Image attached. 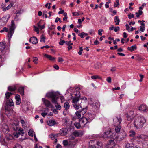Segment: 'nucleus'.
<instances>
[{
  "mask_svg": "<svg viewBox=\"0 0 148 148\" xmlns=\"http://www.w3.org/2000/svg\"><path fill=\"white\" fill-rule=\"evenodd\" d=\"M18 133L22 136L24 134L23 130L21 128H19Z\"/></svg>",
  "mask_w": 148,
  "mask_h": 148,
  "instance_id": "nucleus-37",
  "label": "nucleus"
},
{
  "mask_svg": "<svg viewBox=\"0 0 148 148\" xmlns=\"http://www.w3.org/2000/svg\"><path fill=\"white\" fill-rule=\"evenodd\" d=\"M74 125L76 128L77 129H79L81 127V126L82 125L80 123H74Z\"/></svg>",
  "mask_w": 148,
  "mask_h": 148,
  "instance_id": "nucleus-35",
  "label": "nucleus"
},
{
  "mask_svg": "<svg viewBox=\"0 0 148 148\" xmlns=\"http://www.w3.org/2000/svg\"><path fill=\"white\" fill-rule=\"evenodd\" d=\"M63 143L64 146H66L68 145V142L66 140H64L63 141Z\"/></svg>",
  "mask_w": 148,
  "mask_h": 148,
  "instance_id": "nucleus-47",
  "label": "nucleus"
},
{
  "mask_svg": "<svg viewBox=\"0 0 148 148\" xmlns=\"http://www.w3.org/2000/svg\"><path fill=\"white\" fill-rule=\"evenodd\" d=\"M5 114L8 116L11 114L12 113V110H9L8 108H6L5 111Z\"/></svg>",
  "mask_w": 148,
  "mask_h": 148,
  "instance_id": "nucleus-22",
  "label": "nucleus"
},
{
  "mask_svg": "<svg viewBox=\"0 0 148 148\" xmlns=\"http://www.w3.org/2000/svg\"><path fill=\"white\" fill-rule=\"evenodd\" d=\"M16 28V26L14 23V21L12 20L11 22V25L10 27L9 31H8V29L6 27L3 28V29L1 30L0 32L2 33L4 31L8 32V39L10 40L12 37V35L14 32V30Z\"/></svg>",
  "mask_w": 148,
  "mask_h": 148,
  "instance_id": "nucleus-2",
  "label": "nucleus"
},
{
  "mask_svg": "<svg viewBox=\"0 0 148 148\" xmlns=\"http://www.w3.org/2000/svg\"><path fill=\"white\" fill-rule=\"evenodd\" d=\"M64 107L67 110L69 108L70 105L67 102H66L64 103Z\"/></svg>",
  "mask_w": 148,
  "mask_h": 148,
  "instance_id": "nucleus-36",
  "label": "nucleus"
},
{
  "mask_svg": "<svg viewBox=\"0 0 148 148\" xmlns=\"http://www.w3.org/2000/svg\"><path fill=\"white\" fill-rule=\"evenodd\" d=\"M55 104V106L57 109L60 110L61 108V106L59 104H58L57 103V100L56 101L55 103H53Z\"/></svg>",
  "mask_w": 148,
  "mask_h": 148,
  "instance_id": "nucleus-30",
  "label": "nucleus"
},
{
  "mask_svg": "<svg viewBox=\"0 0 148 148\" xmlns=\"http://www.w3.org/2000/svg\"><path fill=\"white\" fill-rule=\"evenodd\" d=\"M113 121L115 125H119L121 123L122 119L120 117L116 116L113 119Z\"/></svg>",
  "mask_w": 148,
  "mask_h": 148,
  "instance_id": "nucleus-12",
  "label": "nucleus"
},
{
  "mask_svg": "<svg viewBox=\"0 0 148 148\" xmlns=\"http://www.w3.org/2000/svg\"><path fill=\"white\" fill-rule=\"evenodd\" d=\"M3 132H5L6 133H7L9 132V130L8 129V127L6 126L5 129H3Z\"/></svg>",
  "mask_w": 148,
  "mask_h": 148,
  "instance_id": "nucleus-48",
  "label": "nucleus"
},
{
  "mask_svg": "<svg viewBox=\"0 0 148 148\" xmlns=\"http://www.w3.org/2000/svg\"><path fill=\"white\" fill-rule=\"evenodd\" d=\"M120 28L119 27L117 26L114 28V30L115 32H117L119 30Z\"/></svg>",
  "mask_w": 148,
  "mask_h": 148,
  "instance_id": "nucleus-63",
  "label": "nucleus"
},
{
  "mask_svg": "<svg viewBox=\"0 0 148 148\" xmlns=\"http://www.w3.org/2000/svg\"><path fill=\"white\" fill-rule=\"evenodd\" d=\"M42 101L45 106L47 107L50 106L51 104L49 101L46 99L44 98L42 99Z\"/></svg>",
  "mask_w": 148,
  "mask_h": 148,
  "instance_id": "nucleus-13",
  "label": "nucleus"
},
{
  "mask_svg": "<svg viewBox=\"0 0 148 148\" xmlns=\"http://www.w3.org/2000/svg\"><path fill=\"white\" fill-rule=\"evenodd\" d=\"M99 106V103L97 101H95L91 105V106L94 112L98 110Z\"/></svg>",
  "mask_w": 148,
  "mask_h": 148,
  "instance_id": "nucleus-8",
  "label": "nucleus"
},
{
  "mask_svg": "<svg viewBox=\"0 0 148 148\" xmlns=\"http://www.w3.org/2000/svg\"><path fill=\"white\" fill-rule=\"evenodd\" d=\"M48 125L50 126H53L56 124V121L53 120H49L47 121Z\"/></svg>",
  "mask_w": 148,
  "mask_h": 148,
  "instance_id": "nucleus-15",
  "label": "nucleus"
},
{
  "mask_svg": "<svg viewBox=\"0 0 148 148\" xmlns=\"http://www.w3.org/2000/svg\"><path fill=\"white\" fill-rule=\"evenodd\" d=\"M106 80L108 83H110L111 82V77H107Z\"/></svg>",
  "mask_w": 148,
  "mask_h": 148,
  "instance_id": "nucleus-59",
  "label": "nucleus"
},
{
  "mask_svg": "<svg viewBox=\"0 0 148 148\" xmlns=\"http://www.w3.org/2000/svg\"><path fill=\"white\" fill-rule=\"evenodd\" d=\"M136 49V47L135 45H133L130 47H128L127 48L128 50L131 52L133 51L134 49Z\"/></svg>",
  "mask_w": 148,
  "mask_h": 148,
  "instance_id": "nucleus-27",
  "label": "nucleus"
},
{
  "mask_svg": "<svg viewBox=\"0 0 148 148\" xmlns=\"http://www.w3.org/2000/svg\"><path fill=\"white\" fill-rule=\"evenodd\" d=\"M60 132L61 135L65 136L67 134L66 130L64 129H62L60 130Z\"/></svg>",
  "mask_w": 148,
  "mask_h": 148,
  "instance_id": "nucleus-20",
  "label": "nucleus"
},
{
  "mask_svg": "<svg viewBox=\"0 0 148 148\" xmlns=\"http://www.w3.org/2000/svg\"><path fill=\"white\" fill-rule=\"evenodd\" d=\"M12 94V93L10 92H7L5 93V97L7 99H8Z\"/></svg>",
  "mask_w": 148,
  "mask_h": 148,
  "instance_id": "nucleus-38",
  "label": "nucleus"
},
{
  "mask_svg": "<svg viewBox=\"0 0 148 148\" xmlns=\"http://www.w3.org/2000/svg\"><path fill=\"white\" fill-rule=\"evenodd\" d=\"M44 56L51 61H53L56 59L54 57H52L51 56L47 54H45Z\"/></svg>",
  "mask_w": 148,
  "mask_h": 148,
  "instance_id": "nucleus-21",
  "label": "nucleus"
},
{
  "mask_svg": "<svg viewBox=\"0 0 148 148\" xmlns=\"http://www.w3.org/2000/svg\"><path fill=\"white\" fill-rule=\"evenodd\" d=\"M34 31L36 32L38 34L39 33V30L38 28L36 27L35 26H34Z\"/></svg>",
  "mask_w": 148,
  "mask_h": 148,
  "instance_id": "nucleus-46",
  "label": "nucleus"
},
{
  "mask_svg": "<svg viewBox=\"0 0 148 148\" xmlns=\"http://www.w3.org/2000/svg\"><path fill=\"white\" fill-rule=\"evenodd\" d=\"M114 136V133H112L110 130L106 132H104L101 135L102 137L106 139L112 138L111 140V141H114V138H113Z\"/></svg>",
  "mask_w": 148,
  "mask_h": 148,
  "instance_id": "nucleus-4",
  "label": "nucleus"
},
{
  "mask_svg": "<svg viewBox=\"0 0 148 148\" xmlns=\"http://www.w3.org/2000/svg\"><path fill=\"white\" fill-rule=\"evenodd\" d=\"M64 43H65V41L63 40H61L59 44L60 45H63Z\"/></svg>",
  "mask_w": 148,
  "mask_h": 148,
  "instance_id": "nucleus-53",
  "label": "nucleus"
},
{
  "mask_svg": "<svg viewBox=\"0 0 148 148\" xmlns=\"http://www.w3.org/2000/svg\"><path fill=\"white\" fill-rule=\"evenodd\" d=\"M29 41L34 44H36L38 43L37 38L35 37H31L29 39Z\"/></svg>",
  "mask_w": 148,
  "mask_h": 148,
  "instance_id": "nucleus-14",
  "label": "nucleus"
},
{
  "mask_svg": "<svg viewBox=\"0 0 148 148\" xmlns=\"http://www.w3.org/2000/svg\"><path fill=\"white\" fill-rule=\"evenodd\" d=\"M89 117L92 116L91 114H89ZM93 119V118L89 117L88 118H82L79 119V122L82 125L84 126L87 123L90 122Z\"/></svg>",
  "mask_w": 148,
  "mask_h": 148,
  "instance_id": "nucleus-6",
  "label": "nucleus"
},
{
  "mask_svg": "<svg viewBox=\"0 0 148 148\" xmlns=\"http://www.w3.org/2000/svg\"><path fill=\"white\" fill-rule=\"evenodd\" d=\"M125 26L126 30H127L128 32H130V27H129V25L128 24H126Z\"/></svg>",
  "mask_w": 148,
  "mask_h": 148,
  "instance_id": "nucleus-60",
  "label": "nucleus"
},
{
  "mask_svg": "<svg viewBox=\"0 0 148 148\" xmlns=\"http://www.w3.org/2000/svg\"><path fill=\"white\" fill-rule=\"evenodd\" d=\"M5 45L3 42H0V53L2 54H4L5 52Z\"/></svg>",
  "mask_w": 148,
  "mask_h": 148,
  "instance_id": "nucleus-9",
  "label": "nucleus"
},
{
  "mask_svg": "<svg viewBox=\"0 0 148 148\" xmlns=\"http://www.w3.org/2000/svg\"><path fill=\"white\" fill-rule=\"evenodd\" d=\"M115 22L116 23L115 24L116 25H119V22H120V20L119 19V17L118 16H115L114 18Z\"/></svg>",
  "mask_w": 148,
  "mask_h": 148,
  "instance_id": "nucleus-28",
  "label": "nucleus"
},
{
  "mask_svg": "<svg viewBox=\"0 0 148 148\" xmlns=\"http://www.w3.org/2000/svg\"><path fill=\"white\" fill-rule=\"evenodd\" d=\"M45 37L43 35H42L41 36L40 41L41 42H43L44 43H45Z\"/></svg>",
  "mask_w": 148,
  "mask_h": 148,
  "instance_id": "nucleus-40",
  "label": "nucleus"
},
{
  "mask_svg": "<svg viewBox=\"0 0 148 148\" xmlns=\"http://www.w3.org/2000/svg\"><path fill=\"white\" fill-rule=\"evenodd\" d=\"M59 21V22H60V23H61L62 22V21L60 20V18H58V17H57L56 18V20H55V22H57L58 21Z\"/></svg>",
  "mask_w": 148,
  "mask_h": 148,
  "instance_id": "nucleus-58",
  "label": "nucleus"
},
{
  "mask_svg": "<svg viewBox=\"0 0 148 148\" xmlns=\"http://www.w3.org/2000/svg\"><path fill=\"white\" fill-rule=\"evenodd\" d=\"M86 108L87 107H86L85 108L82 109L81 110H79L81 115H83L85 113L87 110Z\"/></svg>",
  "mask_w": 148,
  "mask_h": 148,
  "instance_id": "nucleus-25",
  "label": "nucleus"
},
{
  "mask_svg": "<svg viewBox=\"0 0 148 148\" xmlns=\"http://www.w3.org/2000/svg\"><path fill=\"white\" fill-rule=\"evenodd\" d=\"M121 128V126L118 125L116 126L115 128V130L116 132L117 133L119 132Z\"/></svg>",
  "mask_w": 148,
  "mask_h": 148,
  "instance_id": "nucleus-34",
  "label": "nucleus"
},
{
  "mask_svg": "<svg viewBox=\"0 0 148 148\" xmlns=\"http://www.w3.org/2000/svg\"><path fill=\"white\" fill-rule=\"evenodd\" d=\"M143 13L142 11L141 10H139L138 12L136 13V15L137 17H139L140 16L142 15Z\"/></svg>",
  "mask_w": 148,
  "mask_h": 148,
  "instance_id": "nucleus-33",
  "label": "nucleus"
},
{
  "mask_svg": "<svg viewBox=\"0 0 148 148\" xmlns=\"http://www.w3.org/2000/svg\"><path fill=\"white\" fill-rule=\"evenodd\" d=\"M80 113V112L79 111H77L75 112V114L79 118H80L81 117L82 115Z\"/></svg>",
  "mask_w": 148,
  "mask_h": 148,
  "instance_id": "nucleus-42",
  "label": "nucleus"
},
{
  "mask_svg": "<svg viewBox=\"0 0 148 148\" xmlns=\"http://www.w3.org/2000/svg\"><path fill=\"white\" fill-rule=\"evenodd\" d=\"M20 122L23 128H25L27 127V122L26 121H25L23 119H21Z\"/></svg>",
  "mask_w": 148,
  "mask_h": 148,
  "instance_id": "nucleus-18",
  "label": "nucleus"
},
{
  "mask_svg": "<svg viewBox=\"0 0 148 148\" xmlns=\"http://www.w3.org/2000/svg\"><path fill=\"white\" fill-rule=\"evenodd\" d=\"M103 32V29H100L98 30V34L100 36H101L102 35V34L101 32Z\"/></svg>",
  "mask_w": 148,
  "mask_h": 148,
  "instance_id": "nucleus-57",
  "label": "nucleus"
},
{
  "mask_svg": "<svg viewBox=\"0 0 148 148\" xmlns=\"http://www.w3.org/2000/svg\"><path fill=\"white\" fill-rule=\"evenodd\" d=\"M119 0H116V2L114 3V6H116L117 7H118L119 5Z\"/></svg>",
  "mask_w": 148,
  "mask_h": 148,
  "instance_id": "nucleus-43",
  "label": "nucleus"
},
{
  "mask_svg": "<svg viewBox=\"0 0 148 148\" xmlns=\"http://www.w3.org/2000/svg\"><path fill=\"white\" fill-rule=\"evenodd\" d=\"M146 120L143 116H140L135 119L134 122V126L137 129H140L143 126Z\"/></svg>",
  "mask_w": 148,
  "mask_h": 148,
  "instance_id": "nucleus-3",
  "label": "nucleus"
},
{
  "mask_svg": "<svg viewBox=\"0 0 148 148\" xmlns=\"http://www.w3.org/2000/svg\"><path fill=\"white\" fill-rule=\"evenodd\" d=\"M134 112L130 111L126 114V116L128 121L131 122L134 118Z\"/></svg>",
  "mask_w": 148,
  "mask_h": 148,
  "instance_id": "nucleus-7",
  "label": "nucleus"
},
{
  "mask_svg": "<svg viewBox=\"0 0 148 148\" xmlns=\"http://www.w3.org/2000/svg\"><path fill=\"white\" fill-rule=\"evenodd\" d=\"M147 137V136H146L145 135H144L142 134V135H138L137 136V138L136 139H138L139 140H145V139H146Z\"/></svg>",
  "mask_w": 148,
  "mask_h": 148,
  "instance_id": "nucleus-19",
  "label": "nucleus"
},
{
  "mask_svg": "<svg viewBox=\"0 0 148 148\" xmlns=\"http://www.w3.org/2000/svg\"><path fill=\"white\" fill-rule=\"evenodd\" d=\"M10 17V16L9 15H8V18L6 17H4L2 18L1 19L0 22H1V21H4V22H6L8 20V18H9Z\"/></svg>",
  "mask_w": 148,
  "mask_h": 148,
  "instance_id": "nucleus-29",
  "label": "nucleus"
},
{
  "mask_svg": "<svg viewBox=\"0 0 148 148\" xmlns=\"http://www.w3.org/2000/svg\"><path fill=\"white\" fill-rule=\"evenodd\" d=\"M19 135H20L18 133H17L16 132H14V136L16 138H18L19 136Z\"/></svg>",
  "mask_w": 148,
  "mask_h": 148,
  "instance_id": "nucleus-51",
  "label": "nucleus"
},
{
  "mask_svg": "<svg viewBox=\"0 0 148 148\" xmlns=\"http://www.w3.org/2000/svg\"><path fill=\"white\" fill-rule=\"evenodd\" d=\"M8 90L10 91H13L16 89V88L15 86H10L8 87Z\"/></svg>",
  "mask_w": 148,
  "mask_h": 148,
  "instance_id": "nucleus-31",
  "label": "nucleus"
},
{
  "mask_svg": "<svg viewBox=\"0 0 148 148\" xmlns=\"http://www.w3.org/2000/svg\"><path fill=\"white\" fill-rule=\"evenodd\" d=\"M83 51V49L82 47H79V51L78 52V53L79 55H81L82 54V51Z\"/></svg>",
  "mask_w": 148,
  "mask_h": 148,
  "instance_id": "nucleus-54",
  "label": "nucleus"
},
{
  "mask_svg": "<svg viewBox=\"0 0 148 148\" xmlns=\"http://www.w3.org/2000/svg\"><path fill=\"white\" fill-rule=\"evenodd\" d=\"M33 62L35 64H37V61L38 59L36 57L34 58Z\"/></svg>",
  "mask_w": 148,
  "mask_h": 148,
  "instance_id": "nucleus-56",
  "label": "nucleus"
},
{
  "mask_svg": "<svg viewBox=\"0 0 148 148\" xmlns=\"http://www.w3.org/2000/svg\"><path fill=\"white\" fill-rule=\"evenodd\" d=\"M8 105L10 106H12L14 105V103L12 100L11 99H10L8 101Z\"/></svg>",
  "mask_w": 148,
  "mask_h": 148,
  "instance_id": "nucleus-32",
  "label": "nucleus"
},
{
  "mask_svg": "<svg viewBox=\"0 0 148 148\" xmlns=\"http://www.w3.org/2000/svg\"><path fill=\"white\" fill-rule=\"evenodd\" d=\"M15 99L16 100V104L17 105H19L21 102L20 95H16L15 96Z\"/></svg>",
  "mask_w": 148,
  "mask_h": 148,
  "instance_id": "nucleus-16",
  "label": "nucleus"
},
{
  "mask_svg": "<svg viewBox=\"0 0 148 148\" xmlns=\"http://www.w3.org/2000/svg\"><path fill=\"white\" fill-rule=\"evenodd\" d=\"M28 134L30 136H33L34 135V132L31 130H30L28 132Z\"/></svg>",
  "mask_w": 148,
  "mask_h": 148,
  "instance_id": "nucleus-41",
  "label": "nucleus"
},
{
  "mask_svg": "<svg viewBox=\"0 0 148 148\" xmlns=\"http://www.w3.org/2000/svg\"><path fill=\"white\" fill-rule=\"evenodd\" d=\"M72 14L73 16H76L79 15V13L77 12H74L72 13Z\"/></svg>",
  "mask_w": 148,
  "mask_h": 148,
  "instance_id": "nucleus-55",
  "label": "nucleus"
},
{
  "mask_svg": "<svg viewBox=\"0 0 148 148\" xmlns=\"http://www.w3.org/2000/svg\"><path fill=\"white\" fill-rule=\"evenodd\" d=\"M49 136L50 138H51L52 139H54L56 138L55 134H51Z\"/></svg>",
  "mask_w": 148,
  "mask_h": 148,
  "instance_id": "nucleus-44",
  "label": "nucleus"
},
{
  "mask_svg": "<svg viewBox=\"0 0 148 148\" xmlns=\"http://www.w3.org/2000/svg\"><path fill=\"white\" fill-rule=\"evenodd\" d=\"M12 137H7L6 138V140L3 138H1V139L0 141L2 145H6L8 144V142L10 139H12Z\"/></svg>",
  "mask_w": 148,
  "mask_h": 148,
  "instance_id": "nucleus-11",
  "label": "nucleus"
},
{
  "mask_svg": "<svg viewBox=\"0 0 148 148\" xmlns=\"http://www.w3.org/2000/svg\"><path fill=\"white\" fill-rule=\"evenodd\" d=\"M13 148H22L21 146L18 144H16Z\"/></svg>",
  "mask_w": 148,
  "mask_h": 148,
  "instance_id": "nucleus-49",
  "label": "nucleus"
},
{
  "mask_svg": "<svg viewBox=\"0 0 148 148\" xmlns=\"http://www.w3.org/2000/svg\"><path fill=\"white\" fill-rule=\"evenodd\" d=\"M24 87L22 86L20 87L18 89V92L22 95H23L24 94Z\"/></svg>",
  "mask_w": 148,
  "mask_h": 148,
  "instance_id": "nucleus-23",
  "label": "nucleus"
},
{
  "mask_svg": "<svg viewBox=\"0 0 148 148\" xmlns=\"http://www.w3.org/2000/svg\"><path fill=\"white\" fill-rule=\"evenodd\" d=\"M138 109L143 112H146L148 111L147 107L145 105H141L138 107Z\"/></svg>",
  "mask_w": 148,
  "mask_h": 148,
  "instance_id": "nucleus-10",
  "label": "nucleus"
},
{
  "mask_svg": "<svg viewBox=\"0 0 148 148\" xmlns=\"http://www.w3.org/2000/svg\"><path fill=\"white\" fill-rule=\"evenodd\" d=\"M91 78L93 79H95L99 78V76L98 75L92 76L91 77Z\"/></svg>",
  "mask_w": 148,
  "mask_h": 148,
  "instance_id": "nucleus-52",
  "label": "nucleus"
},
{
  "mask_svg": "<svg viewBox=\"0 0 148 148\" xmlns=\"http://www.w3.org/2000/svg\"><path fill=\"white\" fill-rule=\"evenodd\" d=\"M83 34H84V32H82L81 33H79L78 34V36H80L81 38H83L84 37V35Z\"/></svg>",
  "mask_w": 148,
  "mask_h": 148,
  "instance_id": "nucleus-50",
  "label": "nucleus"
},
{
  "mask_svg": "<svg viewBox=\"0 0 148 148\" xmlns=\"http://www.w3.org/2000/svg\"><path fill=\"white\" fill-rule=\"evenodd\" d=\"M75 97H73L72 99L73 106L76 110H78L82 108L80 105L81 101H80V100H86L87 99L86 97L80 98L79 92H76V93L75 94Z\"/></svg>",
  "mask_w": 148,
  "mask_h": 148,
  "instance_id": "nucleus-1",
  "label": "nucleus"
},
{
  "mask_svg": "<svg viewBox=\"0 0 148 148\" xmlns=\"http://www.w3.org/2000/svg\"><path fill=\"white\" fill-rule=\"evenodd\" d=\"M133 145L130 144L127 142L125 143V148H134Z\"/></svg>",
  "mask_w": 148,
  "mask_h": 148,
  "instance_id": "nucleus-26",
  "label": "nucleus"
},
{
  "mask_svg": "<svg viewBox=\"0 0 148 148\" xmlns=\"http://www.w3.org/2000/svg\"><path fill=\"white\" fill-rule=\"evenodd\" d=\"M13 4L11 3L9 4L7 7V9H8V10L10 9L12 7L13 5Z\"/></svg>",
  "mask_w": 148,
  "mask_h": 148,
  "instance_id": "nucleus-62",
  "label": "nucleus"
},
{
  "mask_svg": "<svg viewBox=\"0 0 148 148\" xmlns=\"http://www.w3.org/2000/svg\"><path fill=\"white\" fill-rule=\"evenodd\" d=\"M76 136L74 135L73 133L71 135L69 136V139L70 140H73L75 139V137Z\"/></svg>",
  "mask_w": 148,
  "mask_h": 148,
  "instance_id": "nucleus-39",
  "label": "nucleus"
},
{
  "mask_svg": "<svg viewBox=\"0 0 148 148\" xmlns=\"http://www.w3.org/2000/svg\"><path fill=\"white\" fill-rule=\"evenodd\" d=\"M46 96L49 98L51 99L52 103H55L58 98V93L54 92H49L46 94Z\"/></svg>",
  "mask_w": 148,
  "mask_h": 148,
  "instance_id": "nucleus-5",
  "label": "nucleus"
},
{
  "mask_svg": "<svg viewBox=\"0 0 148 148\" xmlns=\"http://www.w3.org/2000/svg\"><path fill=\"white\" fill-rule=\"evenodd\" d=\"M130 133L131 134H130V136H134L135 134V132L133 131H131Z\"/></svg>",
  "mask_w": 148,
  "mask_h": 148,
  "instance_id": "nucleus-61",
  "label": "nucleus"
},
{
  "mask_svg": "<svg viewBox=\"0 0 148 148\" xmlns=\"http://www.w3.org/2000/svg\"><path fill=\"white\" fill-rule=\"evenodd\" d=\"M73 133L74 135L76 137L81 136L83 134V132L80 131H75Z\"/></svg>",
  "mask_w": 148,
  "mask_h": 148,
  "instance_id": "nucleus-17",
  "label": "nucleus"
},
{
  "mask_svg": "<svg viewBox=\"0 0 148 148\" xmlns=\"http://www.w3.org/2000/svg\"><path fill=\"white\" fill-rule=\"evenodd\" d=\"M126 136V134L125 132H123L121 134V136L120 137V139L122 140L125 138Z\"/></svg>",
  "mask_w": 148,
  "mask_h": 148,
  "instance_id": "nucleus-24",
  "label": "nucleus"
},
{
  "mask_svg": "<svg viewBox=\"0 0 148 148\" xmlns=\"http://www.w3.org/2000/svg\"><path fill=\"white\" fill-rule=\"evenodd\" d=\"M101 144L100 142H97V146H96V148H101Z\"/></svg>",
  "mask_w": 148,
  "mask_h": 148,
  "instance_id": "nucleus-45",
  "label": "nucleus"
},
{
  "mask_svg": "<svg viewBox=\"0 0 148 148\" xmlns=\"http://www.w3.org/2000/svg\"><path fill=\"white\" fill-rule=\"evenodd\" d=\"M34 148H43L42 146H40L39 145L36 144H35L34 147Z\"/></svg>",
  "mask_w": 148,
  "mask_h": 148,
  "instance_id": "nucleus-64",
  "label": "nucleus"
}]
</instances>
